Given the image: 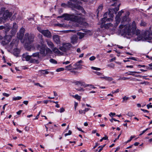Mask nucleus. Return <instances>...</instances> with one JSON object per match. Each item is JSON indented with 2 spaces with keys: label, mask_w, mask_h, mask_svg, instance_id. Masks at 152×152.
<instances>
[{
  "label": "nucleus",
  "mask_w": 152,
  "mask_h": 152,
  "mask_svg": "<svg viewBox=\"0 0 152 152\" xmlns=\"http://www.w3.org/2000/svg\"><path fill=\"white\" fill-rule=\"evenodd\" d=\"M134 137H135L134 136H131L130 137V139L128 140L127 142H130V141H131V140H132V139L133 138H134Z\"/></svg>",
  "instance_id": "obj_49"
},
{
  "label": "nucleus",
  "mask_w": 152,
  "mask_h": 152,
  "mask_svg": "<svg viewBox=\"0 0 152 152\" xmlns=\"http://www.w3.org/2000/svg\"><path fill=\"white\" fill-rule=\"evenodd\" d=\"M37 30L39 31L41 33L42 32V31H43V30H42L40 27H37Z\"/></svg>",
  "instance_id": "obj_45"
},
{
  "label": "nucleus",
  "mask_w": 152,
  "mask_h": 152,
  "mask_svg": "<svg viewBox=\"0 0 152 152\" xmlns=\"http://www.w3.org/2000/svg\"><path fill=\"white\" fill-rule=\"evenodd\" d=\"M12 14L10 12L7 10L5 11L3 14V18L4 20H6L8 18H9L12 15Z\"/></svg>",
  "instance_id": "obj_8"
},
{
  "label": "nucleus",
  "mask_w": 152,
  "mask_h": 152,
  "mask_svg": "<svg viewBox=\"0 0 152 152\" xmlns=\"http://www.w3.org/2000/svg\"><path fill=\"white\" fill-rule=\"evenodd\" d=\"M75 84L77 85H80L81 86H83L84 85V83L82 81H76L75 82Z\"/></svg>",
  "instance_id": "obj_24"
},
{
  "label": "nucleus",
  "mask_w": 152,
  "mask_h": 152,
  "mask_svg": "<svg viewBox=\"0 0 152 152\" xmlns=\"http://www.w3.org/2000/svg\"><path fill=\"white\" fill-rule=\"evenodd\" d=\"M72 96L73 97L78 100H80L81 97L78 94H76L75 95H72Z\"/></svg>",
  "instance_id": "obj_27"
},
{
  "label": "nucleus",
  "mask_w": 152,
  "mask_h": 152,
  "mask_svg": "<svg viewBox=\"0 0 152 152\" xmlns=\"http://www.w3.org/2000/svg\"><path fill=\"white\" fill-rule=\"evenodd\" d=\"M146 38L147 39L150 40L152 38L151 37L148 36V37H146Z\"/></svg>",
  "instance_id": "obj_64"
},
{
  "label": "nucleus",
  "mask_w": 152,
  "mask_h": 152,
  "mask_svg": "<svg viewBox=\"0 0 152 152\" xmlns=\"http://www.w3.org/2000/svg\"><path fill=\"white\" fill-rule=\"evenodd\" d=\"M104 79L109 81H112L113 80V79L112 77L106 76L105 77Z\"/></svg>",
  "instance_id": "obj_28"
},
{
  "label": "nucleus",
  "mask_w": 152,
  "mask_h": 152,
  "mask_svg": "<svg viewBox=\"0 0 152 152\" xmlns=\"http://www.w3.org/2000/svg\"><path fill=\"white\" fill-rule=\"evenodd\" d=\"M77 35L79 36V38L80 39H81L83 38L84 36V34L83 33H81L80 32H78Z\"/></svg>",
  "instance_id": "obj_23"
},
{
  "label": "nucleus",
  "mask_w": 152,
  "mask_h": 152,
  "mask_svg": "<svg viewBox=\"0 0 152 152\" xmlns=\"http://www.w3.org/2000/svg\"><path fill=\"white\" fill-rule=\"evenodd\" d=\"M94 73L96 74L97 75L99 76H100L102 75V73L98 72L96 71V72H94Z\"/></svg>",
  "instance_id": "obj_44"
},
{
  "label": "nucleus",
  "mask_w": 152,
  "mask_h": 152,
  "mask_svg": "<svg viewBox=\"0 0 152 152\" xmlns=\"http://www.w3.org/2000/svg\"><path fill=\"white\" fill-rule=\"evenodd\" d=\"M65 111V109L63 107H61L60 108V113H62L64 112Z\"/></svg>",
  "instance_id": "obj_47"
},
{
  "label": "nucleus",
  "mask_w": 152,
  "mask_h": 152,
  "mask_svg": "<svg viewBox=\"0 0 152 152\" xmlns=\"http://www.w3.org/2000/svg\"><path fill=\"white\" fill-rule=\"evenodd\" d=\"M22 99V97L21 96H17L16 97H13L12 99V100H13L16 101L17 100H19L21 99Z\"/></svg>",
  "instance_id": "obj_30"
},
{
  "label": "nucleus",
  "mask_w": 152,
  "mask_h": 152,
  "mask_svg": "<svg viewBox=\"0 0 152 152\" xmlns=\"http://www.w3.org/2000/svg\"><path fill=\"white\" fill-rule=\"evenodd\" d=\"M66 68H73V67L72 66V64H70L68 66H66Z\"/></svg>",
  "instance_id": "obj_56"
},
{
  "label": "nucleus",
  "mask_w": 152,
  "mask_h": 152,
  "mask_svg": "<svg viewBox=\"0 0 152 152\" xmlns=\"http://www.w3.org/2000/svg\"><path fill=\"white\" fill-rule=\"evenodd\" d=\"M23 58H25L26 59V60L27 61H29L31 58V55L29 56L25 54H23Z\"/></svg>",
  "instance_id": "obj_19"
},
{
  "label": "nucleus",
  "mask_w": 152,
  "mask_h": 152,
  "mask_svg": "<svg viewBox=\"0 0 152 152\" xmlns=\"http://www.w3.org/2000/svg\"><path fill=\"white\" fill-rule=\"evenodd\" d=\"M79 113L80 114H82L83 113L84 114H85V110H79Z\"/></svg>",
  "instance_id": "obj_46"
},
{
  "label": "nucleus",
  "mask_w": 152,
  "mask_h": 152,
  "mask_svg": "<svg viewBox=\"0 0 152 152\" xmlns=\"http://www.w3.org/2000/svg\"><path fill=\"white\" fill-rule=\"evenodd\" d=\"M146 106L148 109H149L150 108H152V105L148 104L146 105Z\"/></svg>",
  "instance_id": "obj_53"
},
{
  "label": "nucleus",
  "mask_w": 152,
  "mask_h": 152,
  "mask_svg": "<svg viewBox=\"0 0 152 152\" xmlns=\"http://www.w3.org/2000/svg\"><path fill=\"white\" fill-rule=\"evenodd\" d=\"M71 47V45L70 43H66L64 44L62 47H60L59 49L63 52H65L69 50Z\"/></svg>",
  "instance_id": "obj_6"
},
{
  "label": "nucleus",
  "mask_w": 152,
  "mask_h": 152,
  "mask_svg": "<svg viewBox=\"0 0 152 152\" xmlns=\"http://www.w3.org/2000/svg\"><path fill=\"white\" fill-rule=\"evenodd\" d=\"M141 26H145L146 25V23L144 21H141L140 23Z\"/></svg>",
  "instance_id": "obj_43"
},
{
  "label": "nucleus",
  "mask_w": 152,
  "mask_h": 152,
  "mask_svg": "<svg viewBox=\"0 0 152 152\" xmlns=\"http://www.w3.org/2000/svg\"><path fill=\"white\" fill-rule=\"evenodd\" d=\"M45 53H46V55L48 53H50L51 52V50L48 48H45Z\"/></svg>",
  "instance_id": "obj_29"
},
{
  "label": "nucleus",
  "mask_w": 152,
  "mask_h": 152,
  "mask_svg": "<svg viewBox=\"0 0 152 152\" xmlns=\"http://www.w3.org/2000/svg\"><path fill=\"white\" fill-rule=\"evenodd\" d=\"M23 103L26 105H27L28 103V101H23Z\"/></svg>",
  "instance_id": "obj_63"
},
{
  "label": "nucleus",
  "mask_w": 152,
  "mask_h": 152,
  "mask_svg": "<svg viewBox=\"0 0 152 152\" xmlns=\"http://www.w3.org/2000/svg\"><path fill=\"white\" fill-rule=\"evenodd\" d=\"M124 12V11L122 10L121 11H119L117 15H116V16H118V17H120L121 15H122V13Z\"/></svg>",
  "instance_id": "obj_34"
},
{
  "label": "nucleus",
  "mask_w": 152,
  "mask_h": 152,
  "mask_svg": "<svg viewBox=\"0 0 152 152\" xmlns=\"http://www.w3.org/2000/svg\"><path fill=\"white\" fill-rule=\"evenodd\" d=\"M127 115L129 117H132L134 115L133 113L131 112H129L127 114Z\"/></svg>",
  "instance_id": "obj_40"
},
{
  "label": "nucleus",
  "mask_w": 152,
  "mask_h": 152,
  "mask_svg": "<svg viewBox=\"0 0 152 152\" xmlns=\"http://www.w3.org/2000/svg\"><path fill=\"white\" fill-rule=\"evenodd\" d=\"M102 5H100L98 7V9L97 10V16H98L99 13V12L101 11L102 9Z\"/></svg>",
  "instance_id": "obj_25"
},
{
  "label": "nucleus",
  "mask_w": 152,
  "mask_h": 152,
  "mask_svg": "<svg viewBox=\"0 0 152 152\" xmlns=\"http://www.w3.org/2000/svg\"><path fill=\"white\" fill-rule=\"evenodd\" d=\"M76 89L79 91H83L84 90L82 88H76Z\"/></svg>",
  "instance_id": "obj_57"
},
{
  "label": "nucleus",
  "mask_w": 152,
  "mask_h": 152,
  "mask_svg": "<svg viewBox=\"0 0 152 152\" xmlns=\"http://www.w3.org/2000/svg\"><path fill=\"white\" fill-rule=\"evenodd\" d=\"M46 42L48 46L51 49H53L54 46L53 43L50 40H47Z\"/></svg>",
  "instance_id": "obj_18"
},
{
  "label": "nucleus",
  "mask_w": 152,
  "mask_h": 152,
  "mask_svg": "<svg viewBox=\"0 0 152 152\" xmlns=\"http://www.w3.org/2000/svg\"><path fill=\"white\" fill-rule=\"evenodd\" d=\"M39 72H42V73L44 74H48L49 73V72L46 71V70H40Z\"/></svg>",
  "instance_id": "obj_33"
},
{
  "label": "nucleus",
  "mask_w": 152,
  "mask_h": 152,
  "mask_svg": "<svg viewBox=\"0 0 152 152\" xmlns=\"http://www.w3.org/2000/svg\"><path fill=\"white\" fill-rule=\"evenodd\" d=\"M78 39V37L76 35H74L71 37V42L72 44H75L77 42Z\"/></svg>",
  "instance_id": "obj_12"
},
{
  "label": "nucleus",
  "mask_w": 152,
  "mask_h": 152,
  "mask_svg": "<svg viewBox=\"0 0 152 152\" xmlns=\"http://www.w3.org/2000/svg\"><path fill=\"white\" fill-rule=\"evenodd\" d=\"M107 66L108 67H109L114 69V68L115 65V64L113 63H111L107 65Z\"/></svg>",
  "instance_id": "obj_32"
},
{
  "label": "nucleus",
  "mask_w": 152,
  "mask_h": 152,
  "mask_svg": "<svg viewBox=\"0 0 152 152\" xmlns=\"http://www.w3.org/2000/svg\"><path fill=\"white\" fill-rule=\"evenodd\" d=\"M31 57H37L38 58H39V52H36L34 53L31 55Z\"/></svg>",
  "instance_id": "obj_20"
},
{
  "label": "nucleus",
  "mask_w": 152,
  "mask_h": 152,
  "mask_svg": "<svg viewBox=\"0 0 152 152\" xmlns=\"http://www.w3.org/2000/svg\"><path fill=\"white\" fill-rule=\"evenodd\" d=\"M64 70V69L63 68H60L57 69L56 70V71L57 72H59L61 71H63Z\"/></svg>",
  "instance_id": "obj_38"
},
{
  "label": "nucleus",
  "mask_w": 152,
  "mask_h": 152,
  "mask_svg": "<svg viewBox=\"0 0 152 152\" xmlns=\"http://www.w3.org/2000/svg\"><path fill=\"white\" fill-rule=\"evenodd\" d=\"M91 68L94 70H97V71H99L101 70V69L99 68L96 67L94 66H92L91 67Z\"/></svg>",
  "instance_id": "obj_35"
},
{
  "label": "nucleus",
  "mask_w": 152,
  "mask_h": 152,
  "mask_svg": "<svg viewBox=\"0 0 152 152\" xmlns=\"http://www.w3.org/2000/svg\"><path fill=\"white\" fill-rule=\"evenodd\" d=\"M102 139L103 140H107L108 139V137L107 136H105L104 137H103L102 138Z\"/></svg>",
  "instance_id": "obj_60"
},
{
  "label": "nucleus",
  "mask_w": 152,
  "mask_h": 152,
  "mask_svg": "<svg viewBox=\"0 0 152 152\" xmlns=\"http://www.w3.org/2000/svg\"><path fill=\"white\" fill-rule=\"evenodd\" d=\"M53 51L55 53L60 54L61 55H62L63 53L58 50V49L56 48H53V49H52Z\"/></svg>",
  "instance_id": "obj_15"
},
{
  "label": "nucleus",
  "mask_w": 152,
  "mask_h": 152,
  "mask_svg": "<svg viewBox=\"0 0 152 152\" xmlns=\"http://www.w3.org/2000/svg\"><path fill=\"white\" fill-rule=\"evenodd\" d=\"M34 38V36L31 33H26L24 37V40L26 44H30L33 42Z\"/></svg>",
  "instance_id": "obj_3"
},
{
  "label": "nucleus",
  "mask_w": 152,
  "mask_h": 152,
  "mask_svg": "<svg viewBox=\"0 0 152 152\" xmlns=\"http://www.w3.org/2000/svg\"><path fill=\"white\" fill-rule=\"evenodd\" d=\"M34 84L36 86H39V87H40L41 88H43V86L41 85L39 83H34Z\"/></svg>",
  "instance_id": "obj_41"
},
{
  "label": "nucleus",
  "mask_w": 152,
  "mask_h": 152,
  "mask_svg": "<svg viewBox=\"0 0 152 152\" xmlns=\"http://www.w3.org/2000/svg\"><path fill=\"white\" fill-rule=\"evenodd\" d=\"M120 5V4H119L118 5V6L115 7L114 9H110L109 10L108 15L110 18H107V20L109 21L112 20V18L114 16L113 14L115 13L116 14L117 13L118 11L119 10V7Z\"/></svg>",
  "instance_id": "obj_4"
},
{
  "label": "nucleus",
  "mask_w": 152,
  "mask_h": 152,
  "mask_svg": "<svg viewBox=\"0 0 152 152\" xmlns=\"http://www.w3.org/2000/svg\"><path fill=\"white\" fill-rule=\"evenodd\" d=\"M25 31V29L23 28H21L19 31V34H18V37L20 39H22L23 36Z\"/></svg>",
  "instance_id": "obj_11"
},
{
  "label": "nucleus",
  "mask_w": 152,
  "mask_h": 152,
  "mask_svg": "<svg viewBox=\"0 0 152 152\" xmlns=\"http://www.w3.org/2000/svg\"><path fill=\"white\" fill-rule=\"evenodd\" d=\"M56 26H58L60 27H63L64 26V24H61L60 23L56 24Z\"/></svg>",
  "instance_id": "obj_42"
},
{
  "label": "nucleus",
  "mask_w": 152,
  "mask_h": 152,
  "mask_svg": "<svg viewBox=\"0 0 152 152\" xmlns=\"http://www.w3.org/2000/svg\"><path fill=\"white\" fill-rule=\"evenodd\" d=\"M115 115V113H112L111 112L110 113V114H109V115L110 116H114Z\"/></svg>",
  "instance_id": "obj_54"
},
{
  "label": "nucleus",
  "mask_w": 152,
  "mask_h": 152,
  "mask_svg": "<svg viewBox=\"0 0 152 152\" xmlns=\"http://www.w3.org/2000/svg\"><path fill=\"white\" fill-rule=\"evenodd\" d=\"M119 91V89H117L116 91H112V93L113 94H114V93H117Z\"/></svg>",
  "instance_id": "obj_48"
},
{
  "label": "nucleus",
  "mask_w": 152,
  "mask_h": 152,
  "mask_svg": "<svg viewBox=\"0 0 152 152\" xmlns=\"http://www.w3.org/2000/svg\"><path fill=\"white\" fill-rule=\"evenodd\" d=\"M145 65H137V66L139 68H140L141 67H145Z\"/></svg>",
  "instance_id": "obj_61"
},
{
  "label": "nucleus",
  "mask_w": 152,
  "mask_h": 152,
  "mask_svg": "<svg viewBox=\"0 0 152 152\" xmlns=\"http://www.w3.org/2000/svg\"><path fill=\"white\" fill-rule=\"evenodd\" d=\"M141 110L142 111H143V112H144V113H149V111H148V110H146L145 109H141Z\"/></svg>",
  "instance_id": "obj_52"
},
{
  "label": "nucleus",
  "mask_w": 152,
  "mask_h": 152,
  "mask_svg": "<svg viewBox=\"0 0 152 152\" xmlns=\"http://www.w3.org/2000/svg\"><path fill=\"white\" fill-rule=\"evenodd\" d=\"M82 62L83 61L82 60H80L74 64L73 65L75 67V69H77L80 68L81 66V64L82 63Z\"/></svg>",
  "instance_id": "obj_13"
},
{
  "label": "nucleus",
  "mask_w": 152,
  "mask_h": 152,
  "mask_svg": "<svg viewBox=\"0 0 152 152\" xmlns=\"http://www.w3.org/2000/svg\"><path fill=\"white\" fill-rule=\"evenodd\" d=\"M126 67L127 68H132L133 67V66L132 65H130V66L127 65L126 66Z\"/></svg>",
  "instance_id": "obj_62"
},
{
  "label": "nucleus",
  "mask_w": 152,
  "mask_h": 152,
  "mask_svg": "<svg viewBox=\"0 0 152 152\" xmlns=\"http://www.w3.org/2000/svg\"><path fill=\"white\" fill-rule=\"evenodd\" d=\"M70 63V62L69 61H67L66 62H63V64H69Z\"/></svg>",
  "instance_id": "obj_59"
},
{
  "label": "nucleus",
  "mask_w": 152,
  "mask_h": 152,
  "mask_svg": "<svg viewBox=\"0 0 152 152\" xmlns=\"http://www.w3.org/2000/svg\"><path fill=\"white\" fill-rule=\"evenodd\" d=\"M75 15H81L82 14L81 13H79L78 11H76L75 12Z\"/></svg>",
  "instance_id": "obj_58"
},
{
  "label": "nucleus",
  "mask_w": 152,
  "mask_h": 152,
  "mask_svg": "<svg viewBox=\"0 0 152 152\" xmlns=\"http://www.w3.org/2000/svg\"><path fill=\"white\" fill-rule=\"evenodd\" d=\"M120 17H118L117 16H116L115 18V23L114 25V27L116 28L118 25V24L120 23Z\"/></svg>",
  "instance_id": "obj_16"
},
{
  "label": "nucleus",
  "mask_w": 152,
  "mask_h": 152,
  "mask_svg": "<svg viewBox=\"0 0 152 152\" xmlns=\"http://www.w3.org/2000/svg\"><path fill=\"white\" fill-rule=\"evenodd\" d=\"M131 26L130 25H127L125 26L124 29H123L121 31V33L122 36L124 37L126 36L127 35L128 36H131L134 34H136L137 35H138L140 33V30H135L131 31Z\"/></svg>",
  "instance_id": "obj_1"
},
{
  "label": "nucleus",
  "mask_w": 152,
  "mask_h": 152,
  "mask_svg": "<svg viewBox=\"0 0 152 152\" xmlns=\"http://www.w3.org/2000/svg\"><path fill=\"white\" fill-rule=\"evenodd\" d=\"M46 45H42L41 46L38 45H37V48L39 50L40 54L42 56H46V53H45V48Z\"/></svg>",
  "instance_id": "obj_5"
},
{
  "label": "nucleus",
  "mask_w": 152,
  "mask_h": 152,
  "mask_svg": "<svg viewBox=\"0 0 152 152\" xmlns=\"http://www.w3.org/2000/svg\"><path fill=\"white\" fill-rule=\"evenodd\" d=\"M129 99V98L126 96H124L123 98V100L122 102V103L126 102L127 100Z\"/></svg>",
  "instance_id": "obj_26"
},
{
  "label": "nucleus",
  "mask_w": 152,
  "mask_h": 152,
  "mask_svg": "<svg viewBox=\"0 0 152 152\" xmlns=\"http://www.w3.org/2000/svg\"><path fill=\"white\" fill-rule=\"evenodd\" d=\"M129 77H120L119 80H128L129 79Z\"/></svg>",
  "instance_id": "obj_36"
},
{
  "label": "nucleus",
  "mask_w": 152,
  "mask_h": 152,
  "mask_svg": "<svg viewBox=\"0 0 152 152\" xmlns=\"http://www.w3.org/2000/svg\"><path fill=\"white\" fill-rule=\"evenodd\" d=\"M74 8L79 10H81L82 12L85 11L82 7L77 4L75 5L74 6Z\"/></svg>",
  "instance_id": "obj_17"
},
{
  "label": "nucleus",
  "mask_w": 152,
  "mask_h": 152,
  "mask_svg": "<svg viewBox=\"0 0 152 152\" xmlns=\"http://www.w3.org/2000/svg\"><path fill=\"white\" fill-rule=\"evenodd\" d=\"M63 18L65 20L72 21L79 23H81L83 18L80 17L75 15L73 14H63Z\"/></svg>",
  "instance_id": "obj_2"
},
{
  "label": "nucleus",
  "mask_w": 152,
  "mask_h": 152,
  "mask_svg": "<svg viewBox=\"0 0 152 152\" xmlns=\"http://www.w3.org/2000/svg\"><path fill=\"white\" fill-rule=\"evenodd\" d=\"M133 76L136 77H144V76H142L141 75H135L134 74V75H133Z\"/></svg>",
  "instance_id": "obj_55"
},
{
  "label": "nucleus",
  "mask_w": 152,
  "mask_h": 152,
  "mask_svg": "<svg viewBox=\"0 0 152 152\" xmlns=\"http://www.w3.org/2000/svg\"><path fill=\"white\" fill-rule=\"evenodd\" d=\"M108 13L107 12H106L104 14V18H102V24H103L106 21H108L107 20V19H106V18L107 17Z\"/></svg>",
  "instance_id": "obj_14"
},
{
  "label": "nucleus",
  "mask_w": 152,
  "mask_h": 152,
  "mask_svg": "<svg viewBox=\"0 0 152 152\" xmlns=\"http://www.w3.org/2000/svg\"><path fill=\"white\" fill-rule=\"evenodd\" d=\"M113 26L112 24L111 23H107L104 25V27L105 28L108 29L110 27Z\"/></svg>",
  "instance_id": "obj_21"
},
{
  "label": "nucleus",
  "mask_w": 152,
  "mask_h": 152,
  "mask_svg": "<svg viewBox=\"0 0 152 152\" xmlns=\"http://www.w3.org/2000/svg\"><path fill=\"white\" fill-rule=\"evenodd\" d=\"M3 95L4 96H5L7 97L9 96V94H7V93H3Z\"/></svg>",
  "instance_id": "obj_51"
},
{
  "label": "nucleus",
  "mask_w": 152,
  "mask_h": 152,
  "mask_svg": "<svg viewBox=\"0 0 152 152\" xmlns=\"http://www.w3.org/2000/svg\"><path fill=\"white\" fill-rule=\"evenodd\" d=\"M127 15H125L122 18V21L121 22V24L119 26V28L120 29V31H121L122 30H121V29H122L123 28H124V27L125 26H126L127 25H129V24H127L126 25H124L123 24V22L127 20V17H128V15L129 14V12H128L127 13Z\"/></svg>",
  "instance_id": "obj_7"
},
{
  "label": "nucleus",
  "mask_w": 152,
  "mask_h": 152,
  "mask_svg": "<svg viewBox=\"0 0 152 152\" xmlns=\"http://www.w3.org/2000/svg\"><path fill=\"white\" fill-rule=\"evenodd\" d=\"M50 62L53 64H56L57 63V61L56 60L53 58L50 59Z\"/></svg>",
  "instance_id": "obj_31"
},
{
  "label": "nucleus",
  "mask_w": 152,
  "mask_h": 152,
  "mask_svg": "<svg viewBox=\"0 0 152 152\" xmlns=\"http://www.w3.org/2000/svg\"><path fill=\"white\" fill-rule=\"evenodd\" d=\"M96 57L94 56H92L89 59L91 61H93L95 60L96 59Z\"/></svg>",
  "instance_id": "obj_37"
},
{
  "label": "nucleus",
  "mask_w": 152,
  "mask_h": 152,
  "mask_svg": "<svg viewBox=\"0 0 152 152\" xmlns=\"http://www.w3.org/2000/svg\"><path fill=\"white\" fill-rule=\"evenodd\" d=\"M72 132L71 130H69L68 133H66L64 134L65 136L66 137L67 136L71 135L72 134Z\"/></svg>",
  "instance_id": "obj_39"
},
{
  "label": "nucleus",
  "mask_w": 152,
  "mask_h": 152,
  "mask_svg": "<svg viewBox=\"0 0 152 152\" xmlns=\"http://www.w3.org/2000/svg\"><path fill=\"white\" fill-rule=\"evenodd\" d=\"M53 39L54 42L57 44H58L60 43L61 42L60 36L58 35H54L53 36Z\"/></svg>",
  "instance_id": "obj_10"
},
{
  "label": "nucleus",
  "mask_w": 152,
  "mask_h": 152,
  "mask_svg": "<svg viewBox=\"0 0 152 152\" xmlns=\"http://www.w3.org/2000/svg\"><path fill=\"white\" fill-rule=\"evenodd\" d=\"M136 29V23L134 21H133L132 22V27H131V29H132L133 31V30H135Z\"/></svg>",
  "instance_id": "obj_22"
},
{
  "label": "nucleus",
  "mask_w": 152,
  "mask_h": 152,
  "mask_svg": "<svg viewBox=\"0 0 152 152\" xmlns=\"http://www.w3.org/2000/svg\"><path fill=\"white\" fill-rule=\"evenodd\" d=\"M42 34L47 37L50 38L51 37V33L48 30H43Z\"/></svg>",
  "instance_id": "obj_9"
},
{
  "label": "nucleus",
  "mask_w": 152,
  "mask_h": 152,
  "mask_svg": "<svg viewBox=\"0 0 152 152\" xmlns=\"http://www.w3.org/2000/svg\"><path fill=\"white\" fill-rule=\"evenodd\" d=\"M34 61H35L36 62H37L38 61L37 60H35V59H31L30 60V62L31 63H33L34 62Z\"/></svg>",
  "instance_id": "obj_50"
}]
</instances>
